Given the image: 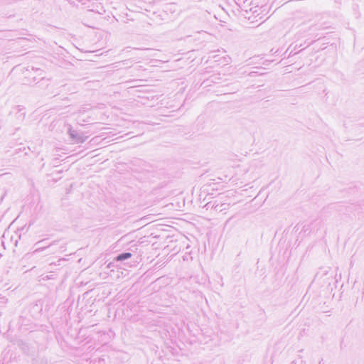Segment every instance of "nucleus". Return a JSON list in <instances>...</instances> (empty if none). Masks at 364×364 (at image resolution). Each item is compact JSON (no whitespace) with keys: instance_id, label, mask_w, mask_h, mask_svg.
<instances>
[{"instance_id":"obj_1","label":"nucleus","mask_w":364,"mask_h":364,"mask_svg":"<svg viewBox=\"0 0 364 364\" xmlns=\"http://www.w3.org/2000/svg\"><path fill=\"white\" fill-rule=\"evenodd\" d=\"M46 240H43L36 242V245L39 246L33 252L27 253L25 257L27 259H36L39 257V253L45 250H48L47 254L60 252L63 253L66 250L65 242L63 240H55L46 246H40L42 243H44Z\"/></svg>"},{"instance_id":"obj_2","label":"nucleus","mask_w":364,"mask_h":364,"mask_svg":"<svg viewBox=\"0 0 364 364\" xmlns=\"http://www.w3.org/2000/svg\"><path fill=\"white\" fill-rule=\"evenodd\" d=\"M28 73H25V77L28 78L26 81L28 84L36 82V80H39L41 76H44V71L40 68H34L33 66H28L26 69Z\"/></svg>"},{"instance_id":"obj_3","label":"nucleus","mask_w":364,"mask_h":364,"mask_svg":"<svg viewBox=\"0 0 364 364\" xmlns=\"http://www.w3.org/2000/svg\"><path fill=\"white\" fill-rule=\"evenodd\" d=\"M90 11L102 14L105 11L99 0H77Z\"/></svg>"},{"instance_id":"obj_4","label":"nucleus","mask_w":364,"mask_h":364,"mask_svg":"<svg viewBox=\"0 0 364 364\" xmlns=\"http://www.w3.org/2000/svg\"><path fill=\"white\" fill-rule=\"evenodd\" d=\"M69 135L70 138L77 144H82L86 141L87 136H84L82 133H79L76 130H73L71 129L68 131Z\"/></svg>"},{"instance_id":"obj_5","label":"nucleus","mask_w":364,"mask_h":364,"mask_svg":"<svg viewBox=\"0 0 364 364\" xmlns=\"http://www.w3.org/2000/svg\"><path fill=\"white\" fill-rule=\"evenodd\" d=\"M50 79L46 77V76H41L39 80H36V82H33L41 88H45L49 85Z\"/></svg>"},{"instance_id":"obj_6","label":"nucleus","mask_w":364,"mask_h":364,"mask_svg":"<svg viewBox=\"0 0 364 364\" xmlns=\"http://www.w3.org/2000/svg\"><path fill=\"white\" fill-rule=\"evenodd\" d=\"M225 204L223 203H221V204H218V203H216V202H213V201H210L208 203H207L205 205V208L208 210V209H214L215 210H219V211H221L222 209L220 208L223 205H224Z\"/></svg>"},{"instance_id":"obj_7","label":"nucleus","mask_w":364,"mask_h":364,"mask_svg":"<svg viewBox=\"0 0 364 364\" xmlns=\"http://www.w3.org/2000/svg\"><path fill=\"white\" fill-rule=\"evenodd\" d=\"M132 253L128 252H122V253L118 254L115 257L114 260L117 261V262H123V261H125V260L129 259L132 257Z\"/></svg>"},{"instance_id":"obj_8","label":"nucleus","mask_w":364,"mask_h":364,"mask_svg":"<svg viewBox=\"0 0 364 364\" xmlns=\"http://www.w3.org/2000/svg\"><path fill=\"white\" fill-rule=\"evenodd\" d=\"M0 299L3 300V301H2V303H4V304H5V303H6L7 299H6V298H4V297H1Z\"/></svg>"},{"instance_id":"obj_9","label":"nucleus","mask_w":364,"mask_h":364,"mask_svg":"<svg viewBox=\"0 0 364 364\" xmlns=\"http://www.w3.org/2000/svg\"><path fill=\"white\" fill-rule=\"evenodd\" d=\"M0 243H1L3 246H4V242L2 240V239H1V238H0Z\"/></svg>"},{"instance_id":"obj_10","label":"nucleus","mask_w":364,"mask_h":364,"mask_svg":"<svg viewBox=\"0 0 364 364\" xmlns=\"http://www.w3.org/2000/svg\"><path fill=\"white\" fill-rule=\"evenodd\" d=\"M23 353H28L26 352L27 348H23Z\"/></svg>"},{"instance_id":"obj_11","label":"nucleus","mask_w":364,"mask_h":364,"mask_svg":"<svg viewBox=\"0 0 364 364\" xmlns=\"http://www.w3.org/2000/svg\"><path fill=\"white\" fill-rule=\"evenodd\" d=\"M23 353H28L26 352L27 348H23Z\"/></svg>"},{"instance_id":"obj_12","label":"nucleus","mask_w":364,"mask_h":364,"mask_svg":"<svg viewBox=\"0 0 364 364\" xmlns=\"http://www.w3.org/2000/svg\"><path fill=\"white\" fill-rule=\"evenodd\" d=\"M322 361H323V359H321V360L319 361V364H322V363H321Z\"/></svg>"},{"instance_id":"obj_13","label":"nucleus","mask_w":364,"mask_h":364,"mask_svg":"<svg viewBox=\"0 0 364 364\" xmlns=\"http://www.w3.org/2000/svg\"><path fill=\"white\" fill-rule=\"evenodd\" d=\"M293 55V54H292V52H291V53H289V56H291V55Z\"/></svg>"}]
</instances>
